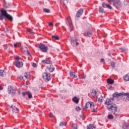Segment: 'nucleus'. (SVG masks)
I'll return each mask as SVG.
<instances>
[{
  "mask_svg": "<svg viewBox=\"0 0 129 129\" xmlns=\"http://www.w3.org/2000/svg\"><path fill=\"white\" fill-rule=\"evenodd\" d=\"M70 77H72V78H77V76H76L75 73L73 72H71Z\"/></svg>",
  "mask_w": 129,
  "mask_h": 129,
  "instance_id": "nucleus-25",
  "label": "nucleus"
},
{
  "mask_svg": "<svg viewBox=\"0 0 129 129\" xmlns=\"http://www.w3.org/2000/svg\"><path fill=\"white\" fill-rule=\"evenodd\" d=\"M12 112L13 113H18L19 112V109L16 106H14L12 107Z\"/></svg>",
  "mask_w": 129,
  "mask_h": 129,
  "instance_id": "nucleus-16",
  "label": "nucleus"
},
{
  "mask_svg": "<svg viewBox=\"0 0 129 129\" xmlns=\"http://www.w3.org/2000/svg\"><path fill=\"white\" fill-rule=\"evenodd\" d=\"M101 62H102L103 63V64H105V61H104V59L102 58L101 59Z\"/></svg>",
  "mask_w": 129,
  "mask_h": 129,
  "instance_id": "nucleus-43",
  "label": "nucleus"
},
{
  "mask_svg": "<svg viewBox=\"0 0 129 129\" xmlns=\"http://www.w3.org/2000/svg\"><path fill=\"white\" fill-rule=\"evenodd\" d=\"M38 48L44 53L48 51V46H46L44 44L40 43L38 45Z\"/></svg>",
  "mask_w": 129,
  "mask_h": 129,
  "instance_id": "nucleus-5",
  "label": "nucleus"
},
{
  "mask_svg": "<svg viewBox=\"0 0 129 129\" xmlns=\"http://www.w3.org/2000/svg\"><path fill=\"white\" fill-rule=\"evenodd\" d=\"M107 1V2H108L109 3H110V2H112V3L113 2V0H106Z\"/></svg>",
  "mask_w": 129,
  "mask_h": 129,
  "instance_id": "nucleus-49",
  "label": "nucleus"
},
{
  "mask_svg": "<svg viewBox=\"0 0 129 129\" xmlns=\"http://www.w3.org/2000/svg\"><path fill=\"white\" fill-rule=\"evenodd\" d=\"M52 39H55V40H59V36H52Z\"/></svg>",
  "mask_w": 129,
  "mask_h": 129,
  "instance_id": "nucleus-39",
  "label": "nucleus"
},
{
  "mask_svg": "<svg viewBox=\"0 0 129 129\" xmlns=\"http://www.w3.org/2000/svg\"><path fill=\"white\" fill-rule=\"evenodd\" d=\"M8 93L9 94H12L13 96L16 94V90L13 88V86H9L8 87Z\"/></svg>",
  "mask_w": 129,
  "mask_h": 129,
  "instance_id": "nucleus-7",
  "label": "nucleus"
},
{
  "mask_svg": "<svg viewBox=\"0 0 129 129\" xmlns=\"http://www.w3.org/2000/svg\"><path fill=\"white\" fill-rule=\"evenodd\" d=\"M85 107V108H88L89 107H90L92 112H96V111H97L96 110V106H95V105H94V103L92 102H87L86 103Z\"/></svg>",
  "mask_w": 129,
  "mask_h": 129,
  "instance_id": "nucleus-3",
  "label": "nucleus"
},
{
  "mask_svg": "<svg viewBox=\"0 0 129 129\" xmlns=\"http://www.w3.org/2000/svg\"><path fill=\"white\" fill-rule=\"evenodd\" d=\"M27 31L30 34H32V35H34V32H33V30H32L30 28L27 29Z\"/></svg>",
  "mask_w": 129,
  "mask_h": 129,
  "instance_id": "nucleus-32",
  "label": "nucleus"
},
{
  "mask_svg": "<svg viewBox=\"0 0 129 129\" xmlns=\"http://www.w3.org/2000/svg\"><path fill=\"white\" fill-rule=\"evenodd\" d=\"M82 14H83V9H80L76 14V17L80 18V16L82 15Z\"/></svg>",
  "mask_w": 129,
  "mask_h": 129,
  "instance_id": "nucleus-12",
  "label": "nucleus"
},
{
  "mask_svg": "<svg viewBox=\"0 0 129 129\" xmlns=\"http://www.w3.org/2000/svg\"><path fill=\"white\" fill-rule=\"evenodd\" d=\"M108 118L109 119H113V116L112 114H109L107 116Z\"/></svg>",
  "mask_w": 129,
  "mask_h": 129,
  "instance_id": "nucleus-34",
  "label": "nucleus"
},
{
  "mask_svg": "<svg viewBox=\"0 0 129 129\" xmlns=\"http://www.w3.org/2000/svg\"><path fill=\"white\" fill-rule=\"evenodd\" d=\"M107 82L108 83V84H113L114 81H113L112 79H108L107 80Z\"/></svg>",
  "mask_w": 129,
  "mask_h": 129,
  "instance_id": "nucleus-27",
  "label": "nucleus"
},
{
  "mask_svg": "<svg viewBox=\"0 0 129 129\" xmlns=\"http://www.w3.org/2000/svg\"><path fill=\"white\" fill-rule=\"evenodd\" d=\"M5 18L8 19L11 22H13V21H14L13 17L9 14H8Z\"/></svg>",
  "mask_w": 129,
  "mask_h": 129,
  "instance_id": "nucleus-22",
  "label": "nucleus"
},
{
  "mask_svg": "<svg viewBox=\"0 0 129 129\" xmlns=\"http://www.w3.org/2000/svg\"><path fill=\"white\" fill-rule=\"evenodd\" d=\"M47 69L49 71V72H53L54 70H55V68L53 67L52 64H49L47 66Z\"/></svg>",
  "mask_w": 129,
  "mask_h": 129,
  "instance_id": "nucleus-15",
  "label": "nucleus"
},
{
  "mask_svg": "<svg viewBox=\"0 0 129 129\" xmlns=\"http://www.w3.org/2000/svg\"><path fill=\"white\" fill-rule=\"evenodd\" d=\"M103 8H107V9H109L110 10H112V7L110 6V5L108 4H105V3L102 4Z\"/></svg>",
  "mask_w": 129,
  "mask_h": 129,
  "instance_id": "nucleus-18",
  "label": "nucleus"
},
{
  "mask_svg": "<svg viewBox=\"0 0 129 129\" xmlns=\"http://www.w3.org/2000/svg\"><path fill=\"white\" fill-rule=\"evenodd\" d=\"M77 41H78V40L77 39H76L75 40L72 39V45H74L75 43L76 42V46H78V45H79V43H78Z\"/></svg>",
  "mask_w": 129,
  "mask_h": 129,
  "instance_id": "nucleus-20",
  "label": "nucleus"
},
{
  "mask_svg": "<svg viewBox=\"0 0 129 129\" xmlns=\"http://www.w3.org/2000/svg\"><path fill=\"white\" fill-rule=\"evenodd\" d=\"M24 77H25V78H26V79L30 78V73H25L24 74Z\"/></svg>",
  "mask_w": 129,
  "mask_h": 129,
  "instance_id": "nucleus-29",
  "label": "nucleus"
},
{
  "mask_svg": "<svg viewBox=\"0 0 129 129\" xmlns=\"http://www.w3.org/2000/svg\"><path fill=\"white\" fill-rule=\"evenodd\" d=\"M49 117H53V114L50 113L49 114Z\"/></svg>",
  "mask_w": 129,
  "mask_h": 129,
  "instance_id": "nucleus-46",
  "label": "nucleus"
},
{
  "mask_svg": "<svg viewBox=\"0 0 129 129\" xmlns=\"http://www.w3.org/2000/svg\"><path fill=\"white\" fill-rule=\"evenodd\" d=\"M114 97H116V98H120L119 96H113V94L112 98H110V99L107 98L106 99L105 104V105H107V109H108L109 111L113 112L114 115H115L116 117H118L119 115L118 114L115 113L117 111V106H116L115 104L113 103Z\"/></svg>",
  "mask_w": 129,
  "mask_h": 129,
  "instance_id": "nucleus-1",
  "label": "nucleus"
},
{
  "mask_svg": "<svg viewBox=\"0 0 129 129\" xmlns=\"http://www.w3.org/2000/svg\"><path fill=\"white\" fill-rule=\"evenodd\" d=\"M113 96H119L121 99H125V101H129V93H115L113 94Z\"/></svg>",
  "mask_w": 129,
  "mask_h": 129,
  "instance_id": "nucleus-2",
  "label": "nucleus"
},
{
  "mask_svg": "<svg viewBox=\"0 0 129 129\" xmlns=\"http://www.w3.org/2000/svg\"><path fill=\"white\" fill-rule=\"evenodd\" d=\"M0 76H2V77L6 76V72H5V71L2 70H0Z\"/></svg>",
  "mask_w": 129,
  "mask_h": 129,
  "instance_id": "nucleus-26",
  "label": "nucleus"
},
{
  "mask_svg": "<svg viewBox=\"0 0 129 129\" xmlns=\"http://www.w3.org/2000/svg\"><path fill=\"white\" fill-rule=\"evenodd\" d=\"M73 101L78 104L79 102V98H78L77 97H75L73 98Z\"/></svg>",
  "mask_w": 129,
  "mask_h": 129,
  "instance_id": "nucleus-19",
  "label": "nucleus"
},
{
  "mask_svg": "<svg viewBox=\"0 0 129 129\" xmlns=\"http://www.w3.org/2000/svg\"><path fill=\"white\" fill-rule=\"evenodd\" d=\"M22 95L26 97V96H28V98L31 99L33 97V96L32 95V93L29 91L23 92L22 93Z\"/></svg>",
  "mask_w": 129,
  "mask_h": 129,
  "instance_id": "nucleus-10",
  "label": "nucleus"
},
{
  "mask_svg": "<svg viewBox=\"0 0 129 129\" xmlns=\"http://www.w3.org/2000/svg\"><path fill=\"white\" fill-rule=\"evenodd\" d=\"M76 110H77V111H79V110H80V107L77 106L76 107Z\"/></svg>",
  "mask_w": 129,
  "mask_h": 129,
  "instance_id": "nucleus-42",
  "label": "nucleus"
},
{
  "mask_svg": "<svg viewBox=\"0 0 129 129\" xmlns=\"http://www.w3.org/2000/svg\"><path fill=\"white\" fill-rule=\"evenodd\" d=\"M99 13H104V10L102 8H100L99 9Z\"/></svg>",
  "mask_w": 129,
  "mask_h": 129,
  "instance_id": "nucleus-38",
  "label": "nucleus"
},
{
  "mask_svg": "<svg viewBox=\"0 0 129 129\" xmlns=\"http://www.w3.org/2000/svg\"><path fill=\"white\" fill-rule=\"evenodd\" d=\"M82 78L83 79H85L86 78V75H82Z\"/></svg>",
  "mask_w": 129,
  "mask_h": 129,
  "instance_id": "nucleus-44",
  "label": "nucleus"
},
{
  "mask_svg": "<svg viewBox=\"0 0 129 129\" xmlns=\"http://www.w3.org/2000/svg\"><path fill=\"white\" fill-rule=\"evenodd\" d=\"M60 4L63 6V8L66 9L67 8V4H68V1L67 0H60Z\"/></svg>",
  "mask_w": 129,
  "mask_h": 129,
  "instance_id": "nucleus-11",
  "label": "nucleus"
},
{
  "mask_svg": "<svg viewBox=\"0 0 129 129\" xmlns=\"http://www.w3.org/2000/svg\"><path fill=\"white\" fill-rule=\"evenodd\" d=\"M5 16H4V15H2V14H0V20L1 21H3V20H4V17Z\"/></svg>",
  "mask_w": 129,
  "mask_h": 129,
  "instance_id": "nucleus-40",
  "label": "nucleus"
},
{
  "mask_svg": "<svg viewBox=\"0 0 129 129\" xmlns=\"http://www.w3.org/2000/svg\"><path fill=\"white\" fill-rule=\"evenodd\" d=\"M1 15H3L5 18L7 15L9 14H8V12H7V11L5 10L4 9H3L1 10Z\"/></svg>",
  "mask_w": 129,
  "mask_h": 129,
  "instance_id": "nucleus-13",
  "label": "nucleus"
},
{
  "mask_svg": "<svg viewBox=\"0 0 129 129\" xmlns=\"http://www.w3.org/2000/svg\"><path fill=\"white\" fill-rule=\"evenodd\" d=\"M92 126H93V124H90L87 125V129H91V128H92Z\"/></svg>",
  "mask_w": 129,
  "mask_h": 129,
  "instance_id": "nucleus-35",
  "label": "nucleus"
},
{
  "mask_svg": "<svg viewBox=\"0 0 129 129\" xmlns=\"http://www.w3.org/2000/svg\"><path fill=\"white\" fill-rule=\"evenodd\" d=\"M92 35L91 33L89 32H86L84 34V36H87V37H91Z\"/></svg>",
  "mask_w": 129,
  "mask_h": 129,
  "instance_id": "nucleus-28",
  "label": "nucleus"
},
{
  "mask_svg": "<svg viewBox=\"0 0 129 129\" xmlns=\"http://www.w3.org/2000/svg\"><path fill=\"white\" fill-rule=\"evenodd\" d=\"M42 62L43 63H44V64H50L51 65H52V62H51V61L49 59L43 60Z\"/></svg>",
  "mask_w": 129,
  "mask_h": 129,
  "instance_id": "nucleus-23",
  "label": "nucleus"
},
{
  "mask_svg": "<svg viewBox=\"0 0 129 129\" xmlns=\"http://www.w3.org/2000/svg\"><path fill=\"white\" fill-rule=\"evenodd\" d=\"M5 50H7V47H5Z\"/></svg>",
  "mask_w": 129,
  "mask_h": 129,
  "instance_id": "nucleus-52",
  "label": "nucleus"
},
{
  "mask_svg": "<svg viewBox=\"0 0 129 129\" xmlns=\"http://www.w3.org/2000/svg\"><path fill=\"white\" fill-rule=\"evenodd\" d=\"M108 56H110V53H108Z\"/></svg>",
  "mask_w": 129,
  "mask_h": 129,
  "instance_id": "nucleus-51",
  "label": "nucleus"
},
{
  "mask_svg": "<svg viewBox=\"0 0 129 129\" xmlns=\"http://www.w3.org/2000/svg\"><path fill=\"white\" fill-rule=\"evenodd\" d=\"M32 66H33V67H37V64H36V63H32Z\"/></svg>",
  "mask_w": 129,
  "mask_h": 129,
  "instance_id": "nucleus-45",
  "label": "nucleus"
},
{
  "mask_svg": "<svg viewBox=\"0 0 129 129\" xmlns=\"http://www.w3.org/2000/svg\"><path fill=\"white\" fill-rule=\"evenodd\" d=\"M15 60H17L15 63V66L18 68H22V67H23V62H22V60H21L20 57L15 56Z\"/></svg>",
  "mask_w": 129,
  "mask_h": 129,
  "instance_id": "nucleus-4",
  "label": "nucleus"
},
{
  "mask_svg": "<svg viewBox=\"0 0 129 129\" xmlns=\"http://www.w3.org/2000/svg\"><path fill=\"white\" fill-rule=\"evenodd\" d=\"M43 10V12L44 13H50V10H49V9L44 8Z\"/></svg>",
  "mask_w": 129,
  "mask_h": 129,
  "instance_id": "nucleus-33",
  "label": "nucleus"
},
{
  "mask_svg": "<svg viewBox=\"0 0 129 129\" xmlns=\"http://www.w3.org/2000/svg\"><path fill=\"white\" fill-rule=\"evenodd\" d=\"M110 64H111V66L113 68H114V67H115V63L114 62L111 61Z\"/></svg>",
  "mask_w": 129,
  "mask_h": 129,
  "instance_id": "nucleus-36",
  "label": "nucleus"
},
{
  "mask_svg": "<svg viewBox=\"0 0 129 129\" xmlns=\"http://www.w3.org/2000/svg\"><path fill=\"white\" fill-rule=\"evenodd\" d=\"M17 47H18V44L17 43L14 44V47L17 48Z\"/></svg>",
  "mask_w": 129,
  "mask_h": 129,
  "instance_id": "nucleus-48",
  "label": "nucleus"
},
{
  "mask_svg": "<svg viewBox=\"0 0 129 129\" xmlns=\"http://www.w3.org/2000/svg\"><path fill=\"white\" fill-rule=\"evenodd\" d=\"M113 6L115 8H121V3L119 0H113Z\"/></svg>",
  "mask_w": 129,
  "mask_h": 129,
  "instance_id": "nucleus-6",
  "label": "nucleus"
},
{
  "mask_svg": "<svg viewBox=\"0 0 129 129\" xmlns=\"http://www.w3.org/2000/svg\"><path fill=\"white\" fill-rule=\"evenodd\" d=\"M43 78L47 81H49L51 80V74L48 73H45L43 75Z\"/></svg>",
  "mask_w": 129,
  "mask_h": 129,
  "instance_id": "nucleus-8",
  "label": "nucleus"
},
{
  "mask_svg": "<svg viewBox=\"0 0 129 129\" xmlns=\"http://www.w3.org/2000/svg\"><path fill=\"white\" fill-rule=\"evenodd\" d=\"M66 124L67 123H65V122L62 121L59 123V126H64H64H66Z\"/></svg>",
  "mask_w": 129,
  "mask_h": 129,
  "instance_id": "nucleus-31",
  "label": "nucleus"
},
{
  "mask_svg": "<svg viewBox=\"0 0 129 129\" xmlns=\"http://www.w3.org/2000/svg\"><path fill=\"white\" fill-rule=\"evenodd\" d=\"M91 93L93 97H95V96H96V91L92 90Z\"/></svg>",
  "mask_w": 129,
  "mask_h": 129,
  "instance_id": "nucleus-30",
  "label": "nucleus"
},
{
  "mask_svg": "<svg viewBox=\"0 0 129 129\" xmlns=\"http://www.w3.org/2000/svg\"><path fill=\"white\" fill-rule=\"evenodd\" d=\"M122 129L129 128V123L126 122H123L122 125Z\"/></svg>",
  "mask_w": 129,
  "mask_h": 129,
  "instance_id": "nucleus-14",
  "label": "nucleus"
},
{
  "mask_svg": "<svg viewBox=\"0 0 129 129\" xmlns=\"http://www.w3.org/2000/svg\"><path fill=\"white\" fill-rule=\"evenodd\" d=\"M25 48L26 49H27V46L25 47ZM24 54H25V55H28V56H31V53H30V52H29V50L28 49L24 51Z\"/></svg>",
  "mask_w": 129,
  "mask_h": 129,
  "instance_id": "nucleus-21",
  "label": "nucleus"
},
{
  "mask_svg": "<svg viewBox=\"0 0 129 129\" xmlns=\"http://www.w3.org/2000/svg\"><path fill=\"white\" fill-rule=\"evenodd\" d=\"M103 99V98L102 97L99 98V99H98L99 102H100V103H101L102 102V99Z\"/></svg>",
  "mask_w": 129,
  "mask_h": 129,
  "instance_id": "nucleus-41",
  "label": "nucleus"
},
{
  "mask_svg": "<svg viewBox=\"0 0 129 129\" xmlns=\"http://www.w3.org/2000/svg\"><path fill=\"white\" fill-rule=\"evenodd\" d=\"M124 81H129V73L123 76Z\"/></svg>",
  "mask_w": 129,
  "mask_h": 129,
  "instance_id": "nucleus-24",
  "label": "nucleus"
},
{
  "mask_svg": "<svg viewBox=\"0 0 129 129\" xmlns=\"http://www.w3.org/2000/svg\"><path fill=\"white\" fill-rule=\"evenodd\" d=\"M3 89H4V88L0 86V90H3Z\"/></svg>",
  "mask_w": 129,
  "mask_h": 129,
  "instance_id": "nucleus-50",
  "label": "nucleus"
},
{
  "mask_svg": "<svg viewBox=\"0 0 129 129\" xmlns=\"http://www.w3.org/2000/svg\"><path fill=\"white\" fill-rule=\"evenodd\" d=\"M49 26H51V27H53V23L50 22L49 23Z\"/></svg>",
  "mask_w": 129,
  "mask_h": 129,
  "instance_id": "nucleus-47",
  "label": "nucleus"
},
{
  "mask_svg": "<svg viewBox=\"0 0 129 129\" xmlns=\"http://www.w3.org/2000/svg\"><path fill=\"white\" fill-rule=\"evenodd\" d=\"M67 25H69L71 31H72V30H73V25L72 24L71 19H70V18H67Z\"/></svg>",
  "mask_w": 129,
  "mask_h": 129,
  "instance_id": "nucleus-9",
  "label": "nucleus"
},
{
  "mask_svg": "<svg viewBox=\"0 0 129 129\" xmlns=\"http://www.w3.org/2000/svg\"><path fill=\"white\" fill-rule=\"evenodd\" d=\"M120 52H124V53H127V51L128 50L127 48H124V47H121L119 49Z\"/></svg>",
  "mask_w": 129,
  "mask_h": 129,
  "instance_id": "nucleus-17",
  "label": "nucleus"
},
{
  "mask_svg": "<svg viewBox=\"0 0 129 129\" xmlns=\"http://www.w3.org/2000/svg\"><path fill=\"white\" fill-rule=\"evenodd\" d=\"M72 128L73 129H77V125L76 124H73Z\"/></svg>",
  "mask_w": 129,
  "mask_h": 129,
  "instance_id": "nucleus-37",
  "label": "nucleus"
}]
</instances>
